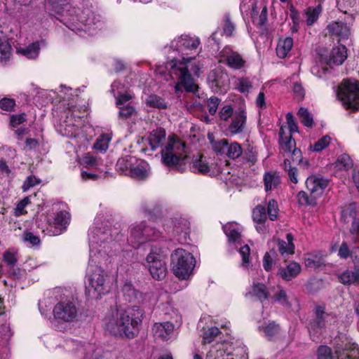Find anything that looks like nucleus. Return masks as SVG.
Wrapping results in <instances>:
<instances>
[{
  "instance_id": "obj_27",
  "label": "nucleus",
  "mask_w": 359,
  "mask_h": 359,
  "mask_svg": "<svg viewBox=\"0 0 359 359\" xmlns=\"http://www.w3.org/2000/svg\"><path fill=\"white\" fill-rule=\"evenodd\" d=\"M302 268L299 264L295 262L289 263L286 267L280 268L278 275L285 280H290L297 276L301 272Z\"/></svg>"
},
{
  "instance_id": "obj_17",
  "label": "nucleus",
  "mask_w": 359,
  "mask_h": 359,
  "mask_svg": "<svg viewBox=\"0 0 359 359\" xmlns=\"http://www.w3.org/2000/svg\"><path fill=\"white\" fill-rule=\"evenodd\" d=\"M69 215L66 211H60L49 219V233L50 236H57L62 233L64 229L67 228L69 224Z\"/></svg>"
},
{
  "instance_id": "obj_12",
  "label": "nucleus",
  "mask_w": 359,
  "mask_h": 359,
  "mask_svg": "<svg viewBox=\"0 0 359 359\" xmlns=\"http://www.w3.org/2000/svg\"><path fill=\"white\" fill-rule=\"evenodd\" d=\"M147 266L152 278L157 280H163L167 273L164 256L158 248H152L146 258Z\"/></svg>"
},
{
  "instance_id": "obj_52",
  "label": "nucleus",
  "mask_w": 359,
  "mask_h": 359,
  "mask_svg": "<svg viewBox=\"0 0 359 359\" xmlns=\"http://www.w3.org/2000/svg\"><path fill=\"white\" fill-rule=\"evenodd\" d=\"M159 210V205H154L151 202H143L140 205V210L149 216L158 212Z\"/></svg>"
},
{
  "instance_id": "obj_31",
  "label": "nucleus",
  "mask_w": 359,
  "mask_h": 359,
  "mask_svg": "<svg viewBox=\"0 0 359 359\" xmlns=\"http://www.w3.org/2000/svg\"><path fill=\"white\" fill-rule=\"evenodd\" d=\"M280 151L284 153L290 154V152L296 148L294 140L292 137L291 134L290 136H283V129L281 128L280 130Z\"/></svg>"
},
{
  "instance_id": "obj_37",
  "label": "nucleus",
  "mask_w": 359,
  "mask_h": 359,
  "mask_svg": "<svg viewBox=\"0 0 359 359\" xmlns=\"http://www.w3.org/2000/svg\"><path fill=\"white\" fill-rule=\"evenodd\" d=\"M249 294L252 297H256L261 302L266 300L269 296L266 285L262 283L255 284Z\"/></svg>"
},
{
  "instance_id": "obj_3",
  "label": "nucleus",
  "mask_w": 359,
  "mask_h": 359,
  "mask_svg": "<svg viewBox=\"0 0 359 359\" xmlns=\"http://www.w3.org/2000/svg\"><path fill=\"white\" fill-rule=\"evenodd\" d=\"M192 60V57H182V60L173 59L166 63L165 69L170 77L177 81L175 86L176 92L181 91L182 88L186 91L194 93L197 90L198 86L195 84L191 74H198L200 68L191 63Z\"/></svg>"
},
{
  "instance_id": "obj_51",
  "label": "nucleus",
  "mask_w": 359,
  "mask_h": 359,
  "mask_svg": "<svg viewBox=\"0 0 359 359\" xmlns=\"http://www.w3.org/2000/svg\"><path fill=\"white\" fill-rule=\"evenodd\" d=\"M117 107L119 109L118 116L121 118L127 119L135 113V109L130 103L126 104V105H118Z\"/></svg>"
},
{
  "instance_id": "obj_62",
  "label": "nucleus",
  "mask_w": 359,
  "mask_h": 359,
  "mask_svg": "<svg viewBox=\"0 0 359 359\" xmlns=\"http://www.w3.org/2000/svg\"><path fill=\"white\" fill-rule=\"evenodd\" d=\"M15 102L13 99L4 97L0 100V108L6 111H11L13 109Z\"/></svg>"
},
{
  "instance_id": "obj_50",
  "label": "nucleus",
  "mask_w": 359,
  "mask_h": 359,
  "mask_svg": "<svg viewBox=\"0 0 359 359\" xmlns=\"http://www.w3.org/2000/svg\"><path fill=\"white\" fill-rule=\"evenodd\" d=\"M220 333L219 329L216 327H211L205 330L203 336V344H210L215 340V339Z\"/></svg>"
},
{
  "instance_id": "obj_11",
  "label": "nucleus",
  "mask_w": 359,
  "mask_h": 359,
  "mask_svg": "<svg viewBox=\"0 0 359 359\" xmlns=\"http://www.w3.org/2000/svg\"><path fill=\"white\" fill-rule=\"evenodd\" d=\"M337 97L347 109L359 110V83L346 81L339 86Z\"/></svg>"
},
{
  "instance_id": "obj_57",
  "label": "nucleus",
  "mask_w": 359,
  "mask_h": 359,
  "mask_svg": "<svg viewBox=\"0 0 359 359\" xmlns=\"http://www.w3.org/2000/svg\"><path fill=\"white\" fill-rule=\"evenodd\" d=\"M276 252L272 250L266 252L263 258V266L266 271L271 270L275 257Z\"/></svg>"
},
{
  "instance_id": "obj_64",
  "label": "nucleus",
  "mask_w": 359,
  "mask_h": 359,
  "mask_svg": "<svg viewBox=\"0 0 359 359\" xmlns=\"http://www.w3.org/2000/svg\"><path fill=\"white\" fill-rule=\"evenodd\" d=\"M350 233L353 237L354 242H359V219L354 218L351 229Z\"/></svg>"
},
{
  "instance_id": "obj_23",
  "label": "nucleus",
  "mask_w": 359,
  "mask_h": 359,
  "mask_svg": "<svg viewBox=\"0 0 359 359\" xmlns=\"http://www.w3.org/2000/svg\"><path fill=\"white\" fill-rule=\"evenodd\" d=\"M327 29L330 35L335 36L339 39H347L350 34L349 27L342 22H332L327 25Z\"/></svg>"
},
{
  "instance_id": "obj_33",
  "label": "nucleus",
  "mask_w": 359,
  "mask_h": 359,
  "mask_svg": "<svg viewBox=\"0 0 359 359\" xmlns=\"http://www.w3.org/2000/svg\"><path fill=\"white\" fill-rule=\"evenodd\" d=\"M293 46V39L291 37H287L280 39L276 48L277 55L280 58H285Z\"/></svg>"
},
{
  "instance_id": "obj_41",
  "label": "nucleus",
  "mask_w": 359,
  "mask_h": 359,
  "mask_svg": "<svg viewBox=\"0 0 359 359\" xmlns=\"http://www.w3.org/2000/svg\"><path fill=\"white\" fill-rule=\"evenodd\" d=\"M252 88V83L248 77H241L237 79L236 89L241 93H248Z\"/></svg>"
},
{
  "instance_id": "obj_16",
  "label": "nucleus",
  "mask_w": 359,
  "mask_h": 359,
  "mask_svg": "<svg viewBox=\"0 0 359 359\" xmlns=\"http://www.w3.org/2000/svg\"><path fill=\"white\" fill-rule=\"evenodd\" d=\"M328 184L327 179L317 175H311L306 180V189L315 199L322 196Z\"/></svg>"
},
{
  "instance_id": "obj_54",
  "label": "nucleus",
  "mask_w": 359,
  "mask_h": 359,
  "mask_svg": "<svg viewBox=\"0 0 359 359\" xmlns=\"http://www.w3.org/2000/svg\"><path fill=\"white\" fill-rule=\"evenodd\" d=\"M267 213L271 221H274L278 218V207L277 202L271 199L269 201L267 205Z\"/></svg>"
},
{
  "instance_id": "obj_30",
  "label": "nucleus",
  "mask_w": 359,
  "mask_h": 359,
  "mask_svg": "<svg viewBox=\"0 0 359 359\" xmlns=\"http://www.w3.org/2000/svg\"><path fill=\"white\" fill-rule=\"evenodd\" d=\"M122 292L126 301L128 302H139L142 297V294L132 284L128 283L123 286Z\"/></svg>"
},
{
  "instance_id": "obj_36",
  "label": "nucleus",
  "mask_w": 359,
  "mask_h": 359,
  "mask_svg": "<svg viewBox=\"0 0 359 359\" xmlns=\"http://www.w3.org/2000/svg\"><path fill=\"white\" fill-rule=\"evenodd\" d=\"M40 50L39 42H34L25 48L18 49V52L28 59H34L38 57Z\"/></svg>"
},
{
  "instance_id": "obj_39",
  "label": "nucleus",
  "mask_w": 359,
  "mask_h": 359,
  "mask_svg": "<svg viewBox=\"0 0 359 359\" xmlns=\"http://www.w3.org/2000/svg\"><path fill=\"white\" fill-rule=\"evenodd\" d=\"M208 138L209 140H210L212 148L216 154L220 155L225 154L226 149L227 148L226 147L229 142L227 140L222 139L214 141L211 140V137L210 135H208Z\"/></svg>"
},
{
  "instance_id": "obj_35",
  "label": "nucleus",
  "mask_w": 359,
  "mask_h": 359,
  "mask_svg": "<svg viewBox=\"0 0 359 359\" xmlns=\"http://www.w3.org/2000/svg\"><path fill=\"white\" fill-rule=\"evenodd\" d=\"M222 28V35L228 37L233 36V32L236 30V25L231 20L229 13H225L221 22Z\"/></svg>"
},
{
  "instance_id": "obj_59",
  "label": "nucleus",
  "mask_w": 359,
  "mask_h": 359,
  "mask_svg": "<svg viewBox=\"0 0 359 359\" xmlns=\"http://www.w3.org/2000/svg\"><path fill=\"white\" fill-rule=\"evenodd\" d=\"M320 13V8H315L312 10L309 9L306 13L307 17L306 20L307 25H312L318 20Z\"/></svg>"
},
{
  "instance_id": "obj_53",
  "label": "nucleus",
  "mask_w": 359,
  "mask_h": 359,
  "mask_svg": "<svg viewBox=\"0 0 359 359\" xmlns=\"http://www.w3.org/2000/svg\"><path fill=\"white\" fill-rule=\"evenodd\" d=\"M3 261L9 266L13 267L17 263V253L14 250H8L3 254Z\"/></svg>"
},
{
  "instance_id": "obj_26",
  "label": "nucleus",
  "mask_w": 359,
  "mask_h": 359,
  "mask_svg": "<svg viewBox=\"0 0 359 359\" xmlns=\"http://www.w3.org/2000/svg\"><path fill=\"white\" fill-rule=\"evenodd\" d=\"M192 169L194 172H198L201 174H209L212 175L215 174L212 170V166L208 162L206 158L203 156H196L192 161Z\"/></svg>"
},
{
  "instance_id": "obj_42",
  "label": "nucleus",
  "mask_w": 359,
  "mask_h": 359,
  "mask_svg": "<svg viewBox=\"0 0 359 359\" xmlns=\"http://www.w3.org/2000/svg\"><path fill=\"white\" fill-rule=\"evenodd\" d=\"M336 167L339 170H348L353 166V161L346 154L340 155L335 163Z\"/></svg>"
},
{
  "instance_id": "obj_44",
  "label": "nucleus",
  "mask_w": 359,
  "mask_h": 359,
  "mask_svg": "<svg viewBox=\"0 0 359 359\" xmlns=\"http://www.w3.org/2000/svg\"><path fill=\"white\" fill-rule=\"evenodd\" d=\"M252 219L255 223L266 222L267 215L265 208L260 205L256 206L252 212Z\"/></svg>"
},
{
  "instance_id": "obj_2",
  "label": "nucleus",
  "mask_w": 359,
  "mask_h": 359,
  "mask_svg": "<svg viewBox=\"0 0 359 359\" xmlns=\"http://www.w3.org/2000/svg\"><path fill=\"white\" fill-rule=\"evenodd\" d=\"M144 312L138 306L112 309L103 320V327L111 334L133 339L139 333Z\"/></svg>"
},
{
  "instance_id": "obj_20",
  "label": "nucleus",
  "mask_w": 359,
  "mask_h": 359,
  "mask_svg": "<svg viewBox=\"0 0 359 359\" xmlns=\"http://www.w3.org/2000/svg\"><path fill=\"white\" fill-rule=\"evenodd\" d=\"M246 114L244 111H236L228 127L229 132L232 135L243 133L246 127Z\"/></svg>"
},
{
  "instance_id": "obj_22",
  "label": "nucleus",
  "mask_w": 359,
  "mask_h": 359,
  "mask_svg": "<svg viewBox=\"0 0 359 359\" xmlns=\"http://www.w3.org/2000/svg\"><path fill=\"white\" fill-rule=\"evenodd\" d=\"M174 330V325L170 322L156 323L152 327V332L156 339L165 341L170 338Z\"/></svg>"
},
{
  "instance_id": "obj_19",
  "label": "nucleus",
  "mask_w": 359,
  "mask_h": 359,
  "mask_svg": "<svg viewBox=\"0 0 359 359\" xmlns=\"http://www.w3.org/2000/svg\"><path fill=\"white\" fill-rule=\"evenodd\" d=\"M151 168L147 162L135 157L130 177L134 179L144 180L149 176Z\"/></svg>"
},
{
  "instance_id": "obj_18",
  "label": "nucleus",
  "mask_w": 359,
  "mask_h": 359,
  "mask_svg": "<svg viewBox=\"0 0 359 359\" xmlns=\"http://www.w3.org/2000/svg\"><path fill=\"white\" fill-rule=\"evenodd\" d=\"M221 56L226 61V64L233 69H240L245 65V60L243 57L229 46L224 48L221 52Z\"/></svg>"
},
{
  "instance_id": "obj_14",
  "label": "nucleus",
  "mask_w": 359,
  "mask_h": 359,
  "mask_svg": "<svg viewBox=\"0 0 359 359\" xmlns=\"http://www.w3.org/2000/svg\"><path fill=\"white\" fill-rule=\"evenodd\" d=\"M75 107L70 108L67 113V119L61 124L63 135L75 137L79 135V128L83 125L81 116H76Z\"/></svg>"
},
{
  "instance_id": "obj_15",
  "label": "nucleus",
  "mask_w": 359,
  "mask_h": 359,
  "mask_svg": "<svg viewBox=\"0 0 359 359\" xmlns=\"http://www.w3.org/2000/svg\"><path fill=\"white\" fill-rule=\"evenodd\" d=\"M200 44L198 37H191L189 35H182L171 42L170 47L182 53L183 55H188L189 51L196 50Z\"/></svg>"
},
{
  "instance_id": "obj_7",
  "label": "nucleus",
  "mask_w": 359,
  "mask_h": 359,
  "mask_svg": "<svg viewBox=\"0 0 359 359\" xmlns=\"http://www.w3.org/2000/svg\"><path fill=\"white\" fill-rule=\"evenodd\" d=\"M337 320V316L333 313L326 312L324 306H316L314 309V317L310 320L308 326L312 340L320 341L324 337L326 329L334 325Z\"/></svg>"
},
{
  "instance_id": "obj_21",
  "label": "nucleus",
  "mask_w": 359,
  "mask_h": 359,
  "mask_svg": "<svg viewBox=\"0 0 359 359\" xmlns=\"http://www.w3.org/2000/svg\"><path fill=\"white\" fill-rule=\"evenodd\" d=\"M148 142L153 151L161 148L167 143L165 130L162 128L152 130L148 137Z\"/></svg>"
},
{
  "instance_id": "obj_61",
  "label": "nucleus",
  "mask_w": 359,
  "mask_h": 359,
  "mask_svg": "<svg viewBox=\"0 0 359 359\" xmlns=\"http://www.w3.org/2000/svg\"><path fill=\"white\" fill-rule=\"evenodd\" d=\"M298 201L302 205H314L315 204V198H313L308 196V194L305 191H300L298 194Z\"/></svg>"
},
{
  "instance_id": "obj_40",
  "label": "nucleus",
  "mask_w": 359,
  "mask_h": 359,
  "mask_svg": "<svg viewBox=\"0 0 359 359\" xmlns=\"http://www.w3.org/2000/svg\"><path fill=\"white\" fill-rule=\"evenodd\" d=\"M260 331H263L264 336L271 339L273 336L278 334L279 331V327L274 322L269 323L266 325L259 327Z\"/></svg>"
},
{
  "instance_id": "obj_13",
  "label": "nucleus",
  "mask_w": 359,
  "mask_h": 359,
  "mask_svg": "<svg viewBox=\"0 0 359 359\" xmlns=\"http://www.w3.org/2000/svg\"><path fill=\"white\" fill-rule=\"evenodd\" d=\"M53 316L58 322H73L78 316L77 306L72 300H61L54 306Z\"/></svg>"
},
{
  "instance_id": "obj_28",
  "label": "nucleus",
  "mask_w": 359,
  "mask_h": 359,
  "mask_svg": "<svg viewBox=\"0 0 359 359\" xmlns=\"http://www.w3.org/2000/svg\"><path fill=\"white\" fill-rule=\"evenodd\" d=\"M135 161V156H133L119 158L116 165V170L121 174L130 176Z\"/></svg>"
},
{
  "instance_id": "obj_34",
  "label": "nucleus",
  "mask_w": 359,
  "mask_h": 359,
  "mask_svg": "<svg viewBox=\"0 0 359 359\" xmlns=\"http://www.w3.org/2000/svg\"><path fill=\"white\" fill-rule=\"evenodd\" d=\"M339 280L344 285L358 284L359 283V269H355L353 271L347 270L340 276Z\"/></svg>"
},
{
  "instance_id": "obj_29",
  "label": "nucleus",
  "mask_w": 359,
  "mask_h": 359,
  "mask_svg": "<svg viewBox=\"0 0 359 359\" xmlns=\"http://www.w3.org/2000/svg\"><path fill=\"white\" fill-rule=\"evenodd\" d=\"M263 180L266 191L277 189L281 183L280 175L276 172H266Z\"/></svg>"
},
{
  "instance_id": "obj_4",
  "label": "nucleus",
  "mask_w": 359,
  "mask_h": 359,
  "mask_svg": "<svg viewBox=\"0 0 359 359\" xmlns=\"http://www.w3.org/2000/svg\"><path fill=\"white\" fill-rule=\"evenodd\" d=\"M334 355L327 346H320L317 351L318 359H359L357 344L345 334L339 333L331 340Z\"/></svg>"
},
{
  "instance_id": "obj_56",
  "label": "nucleus",
  "mask_w": 359,
  "mask_h": 359,
  "mask_svg": "<svg viewBox=\"0 0 359 359\" xmlns=\"http://www.w3.org/2000/svg\"><path fill=\"white\" fill-rule=\"evenodd\" d=\"M284 167L285 170L287 171V174L290 181L294 184H297L298 182L297 169L295 168L292 167L291 163L288 158L285 159Z\"/></svg>"
},
{
  "instance_id": "obj_5",
  "label": "nucleus",
  "mask_w": 359,
  "mask_h": 359,
  "mask_svg": "<svg viewBox=\"0 0 359 359\" xmlns=\"http://www.w3.org/2000/svg\"><path fill=\"white\" fill-rule=\"evenodd\" d=\"M162 162L166 166L180 172L186 170L188 156L185 144L175 136H169L166 144L161 149Z\"/></svg>"
},
{
  "instance_id": "obj_58",
  "label": "nucleus",
  "mask_w": 359,
  "mask_h": 359,
  "mask_svg": "<svg viewBox=\"0 0 359 359\" xmlns=\"http://www.w3.org/2000/svg\"><path fill=\"white\" fill-rule=\"evenodd\" d=\"M274 300L279 304L290 306V302H289V297L287 294V292L285 290L280 289L276 294L274 295Z\"/></svg>"
},
{
  "instance_id": "obj_25",
  "label": "nucleus",
  "mask_w": 359,
  "mask_h": 359,
  "mask_svg": "<svg viewBox=\"0 0 359 359\" xmlns=\"http://www.w3.org/2000/svg\"><path fill=\"white\" fill-rule=\"evenodd\" d=\"M48 9L53 13L61 15L65 18H67L69 15V10L68 9L67 0H46Z\"/></svg>"
},
{
  "instance_id": "obj_8",
  "label": "nucleus",
  "mask_w": 359,
  "mask_h": 359,
  "mask_svg": "<svg viewBox=\"0 0 359 359\" xmlns=\"http://www.w3.org/2000/svg\"><path fill=\"white\" fill-rule=\"evenodd\" d=\"M129 232L128 241L135 248L145 243L156 241L162 235L159 229L145 221L132 224L129 227Z\"/></svg>"
},
{
  "instance_id": "obj_60",
  "label": "nucleus",
  "mask_w": 359,
  "mask_h": 359,
  "mask_svg": "<svg viewBox=\"0 0 359 359\" xmlns=\"http://www.w3.org/2000/svg\"><path fill=\"white\" fill-rule=\"evenodd\" d=\"M253 22L258 27L264 25L267 21V8L264 6L259 15L252 17Z\"/></svg>"
},
{
  "instance_id": "obj_55",
  "label": "nucleus",
  "mask_w": 359,
  "mask_h": 359,
  "mask_svg": "<svg viewBox=\"0 0 359 359\" xmlns=\"http://www.w3.org/2000/svg\"><path fill=\"white\" fill-rule=\"evenodd\" d=\"M330 140L328 135H325L311 146V149L313 151H320L329 145Z\"/></svg>"
},
{
  "instance_id": "obj_47",
  "label": "nucleus",
  "mask_w": 359,
  "mask_h": 359,
  "mask_svg": "<svg viewBox=\"0 0 359 359\" xmlns=\"http://www.w3.org/2000/svg\"><path fill=\"white\" fill-rule=\"evenodd\" d=\"M81 164L86 168H97L100 165V161L88 153L82 158Z\"/></svg>"
},
{
  "instance_id": "obj_63",
  "label": "nucleus",
  "mask_w": 359,
  "mask_h": 359,
  "mask_svg": "<svg viewBox=\"0 0 359 359\" xmlns=\"http://www.w3.org/2000/svg\"><path fill=\"white\" fill-rule=\"evenodd\" d=\"M233 114V109L230 105L224 106L219 112V118L223 121H227Z\"/></svg>"
},
{
  "instance_id": "obj_45",
  "label": "nucleus",
  "mask_w": 359,
  "mask_h": 359,
  "mask_svg": "<svg viewBox=\"0 0 359 359\" xmlns=\"http://www.w3.org/2000/svg\"><path fill=\"white\" fill-rule=\"evenodd\" d=\"M146 104L149 107L158 109H165L167 107V104L164 100L155 95L149 96L146 100Z\"/></svg>"
},
{
  "instance_id": "obj_49",
  "label": "nucleus",
  "mask_w": 359,
  "mask_h": 359,
  "mask_svg": "<svg viewBox=\"0 0 359 359\" xmlns=\"http://www.w3.org/2000/svg\"><path fill=\"white\" fill-rule=\"evenodd\" d=\"M11 47L6 40L0 39V62L7 61L11 56Z\"/></svg>"
},
{
  "instance_id": "obj_43",
  "label": "nucleus",
  "mask_w": 359,
  "mask_h": 359,
  "mask_svg": "<svg viewBox=\"0 0 359 359\" xmlns=\"http://www.w3.org/2000/svg\"><path fill=\"white\" fill-rule=\"evenodd\" d=\"M111 140V136L110 134L100 135L94 144L95 149L100 151H105L108 149Z\"/></svg>"
},
{
  "instance_id": "obj_46",
  "label": "nucleus",
  "mask_w": 359,
  "mask_h": 359,
  "mask_svg": "<svg viewBox=\"0 0 359 359\" xmlns=\"http://www.w3.org/2000/svg\"><path fill=\"white\" fill-rule=\"evenodd\" d=\"M298 116L299 117L301 122L306 127L311 128L313 126V116L306 108L301 107L298 111Z\"/></svg>"
},
{
  "instance_id": "obj_6",
  "label": "nucleus",
  "mask_w": 359,
  "mask_h": 359,
  "mask_svg": "<svg viewBox=\"0 0 359 359\" xmlns=\"http://www.w3.org/2000/svg\"><path fill=\"white\" fill-rule=\"evenodd\" d=\"M60 20L74 32L83 31L88 32L89 34H93V32L101 28L102 25L101 16L90 8H86L76 15L69 13L67 18Z\"/></svg>"
},
{
  "instance_id": "obj_48",
  "label": "nucleus",
  "mask_w": 359,
  "mask_h": 359,
  "mask_svg": "<svg viewBox=\"0 0 359 359\" xmlns=\"http://www.w3.org/2000/svg\"><path fill=\"white\" fill-rule=\"evenodd\" d=\"M278 248L279 252L283 255H289L294 253V245L293 243H287L285 241L278 240Z\"/></svg>"
},
{
  "instance_id": "obj_1",
  "label": "nucleus",
  "mask_w": 359,
  "mask_h": 359,
  "mask_svg": "<svg viewBox=\"0 0 359 359\" xmlns=\"http://www.w3.org/2000/svg\"><path fill=\"white\" fill-rule=\"evenodd\" d=\"M117 229L92 226L88 239L90 260L86 273V290L91 299L107 294L111 288L109 270L113 267L120 245L115 241Z\"/></svg>"
},
{
  "instance_id": "obj_38",
  "label": "nucleus",
  "mask_w": 359,
  "mask_h": 359,
  "mask_svg": "<svg viewBox=\"0 0 359 359\" xmlns=\"http://www.w3.org/2000/svg\"><path fill=\"white\" fill-rule=\"evenodd\" d=\"M225 155L231 159H236L243 154V149L240 144L236 142H228Z\"/></svg>"
},
{
  "instance_id": "obj_32",
  "label": "nucleus",
  "mask_w": 359,
  "mask_h": 359,
  "mask_svg": "<svg viewBox=\"0 0 359 359\" xmlns=\"http://www.w3.org/2000/svg\"><path fill=\"white\" fill-rule=\"evenodd\" d=\"M189 230V223L184 219H176L173 224L172 232L181 236L184 241Z\"/></svg>"
},
{
  "instance_id": "obj_24",
  "label": "nucleus",
  "mask_w": 359,
  "mask_h": 359,
  "mask_svg": "<svg viewBox=\"0 0 359 359\" xmlns=\"http://www.w3.org/2000/svg\"><path fill=\"white\" fill-rule=\"evenodd\" d=\"M347 58V49L344 45H339L332 48L327 65H341Z\"/></svg>"
},
{
  "instance_id": "obj_10",
  "label": "nucleus",
  "mask_w": 359,
  "mask_h": 359,
  "mask_svg": "<svg viewBox=\"0 0 359 359\" xmlns=\"http://www.w3.org/2000/svg\"><path fill=\"white\" fill-rule=\"evenodd\" d=\"M224 231L228 237L229 242L238 248V252L242 257L241 266L248 269L250 266V249L248 245H242L241 227L236 223H228L223 226Z\"/></svg>"
},
{
  "instance_id": "obj_9",
  "label": "nucleus",
  "mask_w": 359,
  "mask_h": 359,
  "mask_svg": "<svg viewBox=\"0 0 359 359\" xmlns=\"http://www.w3.org/2000/svg\"><path fill=\"white\" fill-rule=\"evenodd\" d=\"M172 271L180 279H187L195 266L196 260L191 253L182 249H176L171 255Z\"/></svg>"
}]
</instances>
